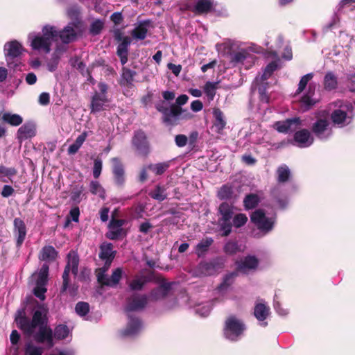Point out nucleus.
Returning a JSON list of instances; mask_svg holds the SVG:
<instances>
[{"label": "nucleus", "instance_id": "1", "mask_svg": "<svg viewBox=\"0 0 355 355\" xmlns=\"http://www.w3.org/2000/svg\"><path fill=\"white\" fill-rule=\"evenodd\" d=\"M77 37L76 24L69 23L62 30L55 26L46 24L42 28L41 33L32 32L28 35V42L32 50L48 54L51 51V46L56 44L53 57H56L67 50L65 45L73 42Z\"/></svg>", "mask_w": 355, "mask_h": 355}, {"label": "nucleus", "instance_id": "2", "mask_svg": "<svg viewBox=\"0 0 355 355\" xmlns=\"http://www.w3.org/2000/svg\"><path fill=\"white\" fill-rule=\"evenodd\" d=\"M17 327L27 336L33 335L34 339L39 343H44L48 347L53 346V332L47 327L45 320V310L40 306L33 313L30 320L24 310H19L15 317Z\"/></svg>", "mask_w": 355, "mask_h": 355}, {"label": "nucleus", "instance_id": "3", "mask_svg": "<svg viewBox=\"0 0 355 355\" xmlns=\"http://www.w3.org/2000/svg\"><path fill=\"white\" fill-rule=\"evenodd\" d=\"M156 109L162 114V121L169 125H177L180 120H189L193 117V114L187 109L180 106H170L164 101H161L156 105Z\"/></svg>", "mask_w": 355, "mask_h": 355}, {"label": "nucleus", "instance_id": "4", "mask_svg": "<svg viewBox=\"0 0 355 355\" xmlns=\"http://www.w3.org/2000/svg\"><path fill=\"white\" fill-rule=\"evenodd\" d=\"M313 73H309L303 76L300 80L298 88L296 91V94H300L308 85L307 91L302 96L300 100L301 107L304 111L310 109L317 102V100L314 98L316 85L313 83H310L308 84L309 82L313 78Z\"/></svg>", "mask_w": 355, "mask_h": 355}, {"label": "nucleus", "instance_id": "5", "mask_svg": "<svg viewBox=\"0 0 355 355\" xmlns=\"http://www.w3.org/2000/svg\"><path fill=\"white\" fill-rule=\"evenodd\" d=\"M250 219L260 231L261 235L259 236H265L271 232L276 222L275 215H267L261 209L252 212Z\"/></svg>", "mask_w": 355, "mask_h": 355}, {"label": "nucleus", "instance_id": "6", "mask_svg": "<svg viewBox=\"0 0 355 355\" xmlns=\"http://www.w3.org/2000/svg\"><path fill=\"white\" fill-rule=\"evenodd\" d=\"M354 116V107L352 103H345L331 112V120L334 125L344 128L352 123Z\"/></svg>", "mask_w": 355, "mask_h": 355}, {"label": "nucleus", "instance_id": "7", "mask_svg": "<svg viewBox=\"0 0 355 355\" xmlns=\"http://www.w3.org/2000/svg\"><path fill=\"white\" fill-rule=\"evenodd\" d=\"M245 329V325L241 320L234 315H230L225 320L224 336L231 341H237L243 336Z\"/></svg>", "mask_w": 355, "mask_h": 355}, {"label": "nucleus", "instance_id": "8", "mask_svg": "<svg viewBox=\"0 0 355 355\" xmlns=\"http://www.w3.org/2000/svg\"><path fill=\"white\" fill-rule=\"evenodd\" d=\"M278 67V63L277 61H272L270 63H269L265 68L263 73L261 76H257L252 85V89L254 90H258L261 101L268 102V97L266 95V84L265 81L268 79L272 73L277 69Z\"/></svg>", "mask_w": 355, "mask_h": 355}, {"label": "nucleus", "instance_id": "9", "mask_svg": "<svg viewBox=\"0 0 355 355\" xmlns=\"http://www.w3.org/2000/svg\"><path fill=\"white\" fill-rule=\"evenodd\" d=\"M278 67V63L277 61H272L270 63H269L265 68L263 73L261 76H257L252 85V89L254 90H258L261 101L268 102V97L266 95V84L265 81L268 79L272 73L277 69Z\"/></svg>", "mask_w": 355, "mask_h": 355}, {"label": "nucleus", "instance_id": "10", "mask_svg": "<svg viewBox=\"0 0 355 355\" xmlns=\"http://www.w3.org/2000/svg\"><path fill=\"white\" fill-rule=\"evenodd\" d=\"M218 211L220 215L219 218V225L223 231L222 235L228 236L232 232V224L231 220L233 218L234 207L227 202H223L218 207Z\"/></svg>", "mask_w": 355, "mask_h": 355}, {"label": "nucleus", "instance_id": "11", "mask_svg": "<svg viewBox=\"0 0 355 355\" xmlns=\"http://www.w3.org/2000/svg\"><path fill=\"white\" fill-rule=\"evenodd\" d=\"M221 259L216 258L209 261H201L193 270L195 277H205L216 274L223 267Z\"/></svg>", "mask_w": 355, "mask_h": 355}, {"label": "nucleus", "instance_id": "12", "mask_svg": "<svg viewBox=\"0 0 355 355\" xmlns=\"http://www.w3.org/2000/svg\"><path fill=\"white\" fill-rule=\"evenodd\" d=\"M108 268L109 266H104L97 270L96 276L98 282L102 285L115 287L119 284L121 278L123 270L121 268H118L115 269L112 275L109 277L106 274Z\"/></svg>", "mask_w": 355, "mask_h": 355}, {"label": "nucleus", "instance_id": "13", "mask_svg": "<svg viewBox=\"0 0 355 355\" xmlns=\"http://www.w3.org/2000/svg\"><path fill=\"white\" fill-rule=\"evenodd\" d=\"M78 264L79 257L77 253L74 251L69 252L67 255V264L62 275L63 283L62 286V292L65 291L67 288L68 282H69V272L71 271L74 276L78 275Z\"/></svg>", "mask_w": 355, "mask_h": 355}, {"label": "nucleus", "instance_id": "14", "mask_svg": "<svg viewBox=\"0 0 355 355\" xmlns=\"http://www.w3.org/2000/svg\"><path fill=\"white\" fill-rule=\"evenodd\" d=\"M314 135L319 139L325 141L333 135L332 127L327 119H318L311 127Z\"/></svg>", "mask_w": 355, "mask_h": 355}, {"label": "nucleus", "instance_id": "15", "mask_svg": "<svg viewBox=\"0 0 355 355\" xmlns=\"http://www.w3.org/2000/svg\"><path fill=\"white\" fill-rule=\"evenodd\" d=\"M148 303V298L146 295L133 293L127 300L126 311H140L143 309Z\"/></svg>", "mask_w": 355, "mask_h": 355}, {"label": "nucleus", "instance_id": "16", "mask_svg": "<svg viewBox=\"0 0 355 355\" xmlns=\"http://www.w3.org/2000/svg\"><path fill=\"white\" fill-rule=\"evenodd\" d=\"M22 51L23 47L19 42L13 40L6 43L4 45V52L8 64L10 66L11 61L20 56Z\"/></svg>", "mask_w": 355, "mask_h": 355}, {"label": "nucleus", "instance_id": "17", "mask_svg": "<svg viewBox=\"0 0 355 355\" xmlns=\"http://www.w3.org/2000/svg\"><path fill=\"white\" fill-rule=\"evenodd\" d=\"M301 121L300 118L288 119L284 121H277L273 124V128L279 132L288 133L295 131L300 127Z\"/></svg>", "mask_w": 355, "mask_h": 355}, {"label": "nucleus", "instance_id": "18", "mask_svg": "<svg viewBox=\"0 0 355 355\" xmlns=\"http://www.w3.org/2000/svg\"><path fill=\"white\" fill-rule=\"evenodd\" d=\"M142 328V323L139 318L128 315L127 326L125 329L121 331V334L123 336L132 337L140 333Z\"/></svg>", "mask_w": 355, "mask_h": 355}, {"label": "nucleus", "instance_id": "19", "mask_svg": "<svg viewBox=\"0 0 355 355\" xmlns=\"http://www.w3.org/2000/svg\"><path fill=\"white\" fill-rule=\"evenodd\" d=\"M231 60L234 64H242L250 67L255 61V57L246 49H241L232 55Z\"/></svg>", "mask_w": 355, "mask_h": 355}, {"label": "nucleus", "instance_id": "20", "mask_svg": "<svg viewBox=\"0 0 355 355\" xmlns=\"http://www.w3.org/2000/svg\"><path fill=\"white\" fill-rule=\"evenodd\" d=\"M270 314V307L265 303L263 300H260L255 304L254 308V315L259 322L262 327H266L268 322L265 320Z\"/></svg>", "mask_w": 355, "mask_h": 355}, {"label": "nucleus", "instance_id": "21", "mask_svg": "<svg viewBox=\"0 0 355 355\" xmlns=\"http://www.w3.org/2000/svg\"><path fill=\"white\" fill-rule=\"evenodd\" d=\"M132 144L137 148L139 154L146 155L148 153V142L144 132L137 131L135 133L132 139Z\"/></svg>", "mask_w": 355, "mask_h": 355}, {"label": "nucleus", "instance_id": "22", "mask_svg": "<svg viewBox=\"0 0 355 355\" xmlns=\"http://www.w3.org/2000/svg\"><path fill=\"white\" fill-rule=\"evenodd\" d=\"M294 140L297 146L300 148H307L313 143L314 139L308 130L302 129L295 133Z\"/></svg>", "mask_w": 355, "mask_h": 355}, {"label": "nucleus", "instance_id": "23", "mask_svg": "<svg viewBox=\"0 0 355 355\" xmlns=\"http://www.w3.org/2000/svg\"><path fill=\"white\" fill-rule=\"evenodd\" d=\"M36 134V128L31 122L25 123L17 132V139L21 143L23 141L33 137Z\"/></svg>", "mask_w": 355, "mask_h": 355}, {"label": "nucleus", "instance_id": "24", "mask_svg": "<svg viewBox=\"0 0 355 355\" xmlns=\"http://www.w3.org/2000/svg\"><path fill=\"white\" fill-rule=\"evenodd\" d=\"M14 234L17 239V247L20 248L26 235V227L21 218H16L14 220Z\"/></svg>", "mask_w": 355, "mask_h": 355}, {"label": "nucleus", "instance_id": "25", "mask_svg": "<svg viewBox=\"0 0 355 355\" xmlns=\"http://www.w3.org/2000/svg\"><path fill=\"white\" fill-rule=\"evenodd\" d=\"M259 264L258 259L254 256H247L238 262V269L243 273H248L254 270Z\"/></svg>", "mask_w": 355, "mask_h": 355}, {"label": "nucleus", "instance_id": "26", "mask_svg": "<svg viewBox=\"0 0 355 355\" xmlns=\"http://www.w3.org/2000/svg\"><path fill=\"white\" fill-rule=\"evenodd\" d=\"M123 224V220L112 219L109 225V231L107 233V237L112 240L119 238L123 233L122 226Z\"/></svg>", "mask_w": 355, "mask_h": 355}, {"label": "nucleus", "instance_id": "27", "mask_svg": "<svg viewBox=\"0 0 355 355\" xmlns=\"http://www.w3.org/2000/svg\"><path fill=\"white\" fill-rule=\"evenodd\" d=\"M99 257L101 259L106 260L105 266H110L114 258L112 245L111 243H103L100 247Z\"/></svg>", "mask_w": 355, "mask_h": 355}, {"label": "nucleus", "instance_id": "28", "mask_svg": "<svg viewBox=\"0 0 355 355\" xmlns=\"http://www.w3.org/2000/svg\"><path fill=\"white\" fill-rule=\"evenodd\" d=\"M113 165V173L118 184H122L124 182V170L122 164L117 157L112 159Z\"/></svg>", "mask_w": 355, "mask_h": 355}, {"label": "nucleus", "instance_id": "29", "mask_svg": "<svg viewBox=\"0 0 355 355\" xmlns=\"http://www.w3.org/2000/svg\"><path fill=\"white\" fill-rule=\"evenodd\" d=\"M214 6V0H198L193 11L197 14L207 13Z\"/></svg>", "mask_w": 355, "mask_h": 355}, {"label": "nucleus", "instance_id": "30", "mask_svg": "<svg viewBox=\"0 0 355 355\" xmlns=\"http://www.w3.org/2000/svg\"><path fill=\"white\" fill-rule=\"evenodd\" d=\"M213 114L214 116V128L217 133H221L226 125V121L224 119L223 112L216 108L214 110Z\"/></svg>", "mask_w": 355, "mask_h": 355}, {"label": "nucleus", "instance_id": "31", "mask_svg": "<svg viewBox=\"0 0 355 355\" xmlns=\"http://www.w3.org/2000/svg\"><path fill=\"white\" fill-rule=\"evenodd\" d=\"M57 254L58 252L53 246L47 245L41 250L39 258L42 261L51 262L55 259Z\"/></svg>", "mask_w": 355, "mask_h": 355}, {"label": "nucleus", "instance_id": "32", "mask_svg": "<svg viewBox=\"0 0 355 355\" xmlns=\"http://www.w3.org/2000/svg\"><path fill=\"white\" fill-rule=\"evenodd\" d=\"M236 275L235 272H232L225 275L223 282L217 288V292L221 295H224L230 289L233 283V279Z\"/></svg>", "mask_w": 355, "mask_h": 355}, {"label": "nucleus", "instance_id": "33", "mask_svg": "<svg viewBox=\"0 0 355 355\" xmlns=\"http://www.w3.org/2000/svg\"><path fill=\"white\" fill-rule=\"evenodd\" d=\"M107 99L106 95H100L96 93L92 101V112H96L103 110L104 105L107 103Z\"/></svg>", "mask_w": 355, "mask_h": 355}, {"label": "nucleus", "instance_id": "34", "mask_svg": "<svg viewBox=\"0 0 355 355\" xmlns=\"http://www.w3.org/2000/svg\"><path fill=\"white\" fill-rule=\"evenodd\" d=\"M338 85L337 76L332 72H327L324 77V87L327 91L335 89Z\"/></svg>", "mask_w": 355, "mask_h": 355}, {"label": "nucleus", "instance_id": "35", "mask_svg": "<svg viewBox=\"0 0 355 355\" xmlns=\"http://www.w3.org/2000/svg\"><path fill=\"white\" fill-rule=\"evenodd\" d=\"M171 289V286L168 284H163L159 287L153 290L150 293L152 299L157 300L166 297Z\"/></svg>", "mask_w": 355, "mask_h": 355}, {"label": "nucleus", "instance_id": "36", "mask_svg": "<svg viewBox=\"0 0 355 355\" xmlns=\"http://www.w3.org/2000/svg\"><path fill=\"white\" fill-rule=\"evenodd\" d=\"M1 119L13 126H17L23 122L22 117L17 114H12L10 112H4L1 115Z\"/></svg>", "mask_w": 355, "mask_h": 355}, {"label": "nucleus", "instance_id": "37", "mask_svg": "<svg viewBox=\"0 0 355 355\" xmlns=\"http://www.w3.org/2000/svg\"><path fill=\"white\" fill-rule=\"evenodd\" d=\"M148 33L146 23L139 24L131 32V35L135 40H142L146 37Z\"/></svg>", "mask_w": 355, "mask_h": 355}, {"label": "nucleus", "instance_id": "38", "mask_svg": "<svg viewBox=\"0 0 355 355\" xmlns=\"http://www.w3.org/2000/svg\"><path fill=\"white\" fill-rule=\"evenodd\" d=\"M49 267L47 263H44L39 272L36 275H34L33 277L36 279V284L40 285H46L48 281V275H49Z\"/></svg>", "mask_w": 355, "mask_h": 355}, {"label": "nucleus", "instance_id": "39", "mask_svg": "<svg viewBox=\"0 0 355 355\" xmlns=\"http://www.w3.org/2000/svg\"><path fill=\"white\" fill-rule=\"evenodd\" d=\"M211 238H206L199 242L196 246V254L198 257H201L208 251L209 248L213 243Z\"/></svg>", "mask_w": 355, "mask_h": 355}, {"label": "nucleus", "instance_id": "40", "mask_svg": "<svg viewBox=\"0 0 355 355\" xmlns=\"http://www.w3.org/2000/svg\"><path fill=\"white\" fill-rule=\"evenodd\" d=\"M87 137V132H83L81 135H80L76 139L73 144L69 146L68 148V153L69 155L76 154L80 148L82 146L83 143L85 141Z\"/></svg>", "mask_w": 355, "mask_h": 355}, {"label": "nucleus", "instance_id": "41", "mask_svg": "<svg viewBox=\"0 0 355 355\" xmlns=\"http://www.w3.org/2000/svg\"><path fill=\"white\" fill-rule=\"evenodd\" d=\"M277 177L278 183H284L288 181L291 177V171L286 164H282L277 170Z\"/></svg>", "mask_w": 355, "mask_h": 355}, {"label": "nucleus", "instance_id": "42", "mask_svg": "<svg viewBox=\"0 0 355 355\" xmlns=\"http://www.w3.org/2000/svg\"><path fill=\"white\" fill-rule=\"evenodd\" d=\"M171 162H164L157 164H150L148 168L156 175H162L170 166Z\"/></svg>", "mask_w": 355, "mask_h": 355}, {"label": "nucleus", "instance_id": "43", "mask_svg": "<svg viewBox=\"0 0 355 355\" xmlns=\"http://www.w3.org/2000/svg\"><path fill=\"white\" fill-rule=\"evenodd\" d=\"M164 187L157 185L154 190L150 192V197L159 202L164 200L167 198V193Z\"/></svg>", "mask_w": 355, "mask_h": 355}, {"label": "nucleus", "instance_id": "44", "mask_svg": "<svg viewBox=\"0 0 355 355\" xmlns=\"http://www.w3.org/2000/svg\"><path fill=\"white\" fill-rule=\"evenodd\" d=\"M89 304L85 302H79L76 304L75 311L78 315L84 320H88L87 315L89 312Z\"/></svg>", "mask_w": 355, "mask_h": 355}, {"label": "nucleus", "instance_id": "45", "mask_svg": "<svg viewBox=\"0 0 355 355\" xmlns=\"http://www.w3.org/2000/svg\"><path fill=\"white\" fill-rule=\"evenodd\" d=\"M259 202V198L258 196L253 193L247 195L243 200L244 207L247 210L254 208Z\"/></svg>", "mask_w": 355, "mask_h": 355}, {"label": "nucleus", "instance_id": "46", "mask_svg": "<svg viewBox=\"0 0 355 355\" xmlns=\"http://www.w3.org/2000/svg\"><path fill=\"white\" fill-rule=\"evenodd\" d=\"M70 333L69 329L65 324L58 325L54 330L53 336L57 339H64Z\"/></svg>", "mask_w": 355, "mask_h": 355}, {"label": "nucleus", "instance_id": "47", "mask_svg": "<svg viewBox=\"0 0 355 355\" xmlns=\"http://www.w3.org/2000/svg\"><path fill=\"white\" fill-rule=\"evenodd\" d=\"M89 191L94 195H97L100 198L105 199V190L98 181H92L89 184Z\"/></svg>", "mask_w": 355, "mask_h": 355}, {"label": "nucleus", "instance_id": "48", "mask_svg": "<svg viewBox=\"0 0 355 355\" xmlns=\"http://www.w3.org/2000/svg\"><path fill=\"white\" fill-rule=\"evenodd\" d=\"M218 82L208 81L205 83L204 91L209 101H212L216 95Z\"/></svg>", "mask_w": 355, "mask_h": 355}, {"label": "nucleus", "instance_id": "49", "mask_svg": "<svg viewBox=\"0 0 355 355\" xmlns=\"http://www.w3.org/2000/svg\"><path fill=\"white\" fill-rule=\"evenodd\" d=\"M212 309V304L211 302H207L201 304H198L195 308V312L200 316H207Z\"/></svg>", "mask_w": 355, "mask_h": 355}, {"label": "nucleus", "instance_id": "50", "mask_svg": "<svg viewBox=\"0 0 355 355\" xmlns=\"http://www.w3.org/2000/svg\"><path fill=\"white\" fill-rule=\"evenodd\" d=\"M340 12H338V6H337L336 8L334 14L331 17V19L330 20V21L329 23L325 24L322 28V31L324 33L328 31L329 30L334 28L339 23Z\"/></svg>", "mask_w": 355, "mask_h": 355}, {"label": "nucleus", "instance_id": "51", "mask_svg": "<svg viewBox=\"0 0 355 355\" xmlns=\"http://www.w3.org/2000/svg\"><path fill=\"white\" fill-rule=\"evenodd\" d=\"M83 186L74 187L70 195L71 200L76 204L80 203L83 196Z\"/></svg>", "mask_w": 355, "mask_h": 355}, {"label": "nucleus", "instance_id": "52", "mask_svg": "<svg viewBox=\"0 0 355 355\" xmlns=\"http://www.w3.org/2000/svg\"><path fill=\"white\" fill-rule=\"evenodd\" d=\"M43 348L36 346L31 343L26 345L24 355H42Z\"/></svg>", "mask_w": 355, "mask_h": 355}, {"label": "nucleus", "instance_id": "53", "mask_svg": "<svg viewBox=\"0 0 355 355\" xmlns=\"http://www.w3.org/2000/svg\"><path fill=\"white\" fill-rule=\"evenodd\" d=\"M338 38L340 45L345 48H349L353 42V37L343 31L340 33Z\"/></svg>", "mask_w": 355, "mask_h": 355}, {"label": "nucleus", "instance_id": "54", "mask_svg": "<svg viewBox=\"0 0 355 355\" xmlns=\"http://www.w3.org/2000/svg\"><path fill=\"white\" fill-rule=\"evenodd\" d=\"M233 193L232 187L223 185L218 191V197L221 200H227L231 198Z\"/></svg>", "mask_w": 355, "mask_h": 355}, {"label": "nucleus", "instance_id": "55", "mask_svg": "<svg viewBox=\"0 0 355 355\" xmlns=\"http://www.w3.org/2000/svg\"><path fill=\"white\" fill-rule=\"evenodd\" d=\"M248 221V217L244 214H236L232 218V225L235 227L239 228L243 226Z\"/></svg>", "mask_w": 355, "mask_h": 355}, {"label": "nucleus", "instance_id": "56", "mask_svg": "<svg viewBox=\"0 0 355 355\" xmlns=\"http://www.w3.org/2000/svg\"><path fill=\"white\" fill-rule=\"evenodd\" d=\"M144 284L145 280L143 277H137L130 282L129 287L132 291H139L142 288Z\"/></svg>", "mask_w": 355, "mask_h": 355}, {"label": "nucleus", "instance_id": "57", "mask_svg": "<svg viewBox=\"0 0 355 355\" xmlns=\"http://www.w3.org/2000/svg\"><path fill=\"white\" fill-rule=\"evenodd\" d=\"M355 3V0H340L338 4V12H343L345 9L348 8L352 10L355 6H352V3Z\"/></svg>", "mask_w": 355, "mask_h": 355}, {"label": "nucleus", "instance_id": "58", "mask_svg": "<svg viewBox=\"0 0 355 355\" xmlns=\"http://www.w3.org/2000/svg\"><path fill=\"white\" fill-rule=\"evenodd\" d=\"M46 285L37 284L33 289L34 295L41 300H44L45 293L46 292Z\"/></svg>", "mask_w": 355, "mask_h": 355}, {"label": "nucleus", "instance_id": "59", "mask_svg": "<svg viewBox=\"0 0 355 355\" xmlns=\"http://www.w3.org/2000/svg\"><path fill=\"white\" fill-rule=\"evenodd\" d=\"M224 250L225 253L232 254L239 250V246L236 242L228 241L225 245Z\"/></svg>", "mask_w": 355, "mask_h": 355}, {"label": "nucleus", "instance_id": "60", "mask_svg": "<svg viewBox=\"0 0 355 355\" xmlns=\"http://www.w3.org/2000/svg\"><path fill=\"white\" fill-rule=\"evenodd\" d=\"M103 27V23L101 20H96L93 21L90 26V32L93 35L98 34Z\"/></svg>", "mask_w": 355, "mask_h": 355}, {"label": "nucleus", "instance_id": "61", "mask_svg": "<svg viewBox=\"0 0 355 355\" xmlns=\"http://www.w3.org/2000/svg\"><path fill=\"white\" fill-rule=\"evenodd\" d=\"M102 170V161L101 159H96L94 163L93 175L95 178H98Z\"/></svg>", "mask_w": 355, "mask_h": 355}, {"label": "nucleus", "instance_id": "62", "mask_svg": "<svg viewBox=\"0 0 355 355\" xmlns=\"http://www.w3.org/2000/svg\"><path fill=\"white\" fill-rule=\"evenodd\" d=\"M135 74V71L128 68L123 67L122 69V78L128 83L133 80Z\"/></svg>", "mask_w": 355, "mask_h": 355}, {"label": "nucleus", "instance_id": "63", "mask_svg": "<svg viewBox=\"0 0 355 355\" xmlns=\"http://www.w3.org/2000/svg\"><path fill=\"white\" fill-rule=\"evenodd\" d=\"M274 309L276 313L280 316H286L289 313L288 310L283 308L280 303L276 300H274Z\"/></svg>", "mask_w": 355, "mask_h": 355}, {"label": "nucleus", "instance_id": "64", "mask_svg": "<svg viewBox=\"0 0 355 355\" xmlns=\"http://www.w3.org/2000/svg\"><path fill=\"white\" fill-rule=\"evenodd\" d=\"M175 142L178 147H184L188 142V137L184 135H178L175 137Z\"/></svg>", "mask_w": 355, "mask_h": 355}]
</instances>
